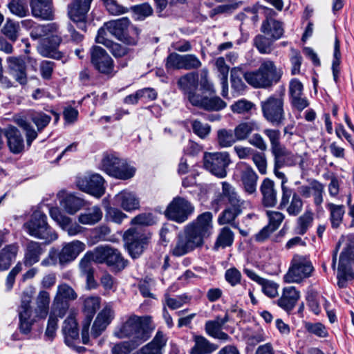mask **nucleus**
I'll return each instance as SVG.
<instances>
[{
	"label": "nucleus",
	"mask_w": 354,
	"mask_h": 354,
	"mask_svg": "<svg viewBox=\"0 0 354 354\" xmlns=\"http://www.w3.org/2000/svg\"><path fill=\"white\" fill-rule=\"evenodd\" d=\"M149 316L132 315L129 317L113 334L119 339L129 338V340L115 344L111 349L112 354H128L147 341L153 330Z\"/></svg>",
	"instance_id": "obj_1"
},
{
	"label": "nucleus",
	"mask_w": 354,
	"mask_h": 354,
	"mask_svg": "<svg viewBox=\"0 0 354 354\" xmlns=\"http://www.w3.org/2000/svg\"><path fill=\"white\" fill-rule=\"evenodd\" d=\"M212 230V214L205 212L199 215L196 221L187 225L178 234L176 243L171 249L174 257H182L201 248L204 239L208 237Z\"/></svg>",
	"instance_id": "obj_2"
},
{
	"label": "nucleus",
	"mask_w": 354,
	"mask_h": 354,
	"mask_svg": "<svg viewBox=\"0 0 354 354\" xmlns=\"http://www.w3.org/2000/svg\"><path fill=\"white\" fill-rule=\"evenodd\" d=\"M104 27L111 35L127 45L135 46L138 42L140 30L131 25L127 17L107 21Z\"/></svg>",
	"instance_id": "obj_3"
},
{
	"label": "nucleus",
	"mask_w": 354,
	"mask_h": 354,
	"mask_svg": "<svg viewBox=\"0 0 354 354\" xmlns=\"http://www.w3.org/2000/svg\"><path fill=\"white\" fill-rule=\"evenodd\" d=\"M24 228L30 236L50 243L58 238L57 234L47 223L46 216L40 211H35L30 220L24 224Z\"/></svg>",
	"instance_id": "obj_4"
},
{
	"label": "nucleus",
	"mask_w": 354,
	"mask_h": 354,
	"mask_svg": "<svg viewBox=\"0 0 354 354\" xmlns=\"http://www.w3.org/2000/svg\"><path fill=\"white\" fill-rule=\"evenodd\" d=\"M151 234L141 227L129 228L124 234V239L129 254L138 258L147 246Z\"/></svg>",
	"instance_id": "obj_5"
},
{
	"label": "nucleus",
	"mask_w": 354,
	"mask_h": 354,
	"mask_svg": "<svg viewBox=\"0 0 354 354\" xmlns=\"http://www.w3.org/2000/svg\"><path fill=\"white\" fill-rule=\"evenodd\" d=\"M314 268L310 261L304 256L296 254L293 257L291 265L283 277L286 283H300L309 277Z\"/></svg>",
	"instance_id": "obj_6"
},
{
	"label": "nucleus",
	"mask_w": 354,
	"mask_h": 354,
	"mask_svg": "<svg viewBox=\"0 0 354 354\" xmlns=\"http://www.w3.org/2000/svg\"><path fill=\"white\" fill-rule=\"evenodd\" d=\"M284 100L282 95H271L261 101V107L263 117L275 125L283 124L285 120Z\"/></svg>",
	"instance_id": "obj_7"
},
{
	"label": "nucleus",
	"mask_w": 354,
	"mask_h": 354,
	"mask_svg": "<svg viewBox=\"0 0 354 354\" xmlns=\"http://www.w3.org/2000/svg\"><path fill=\"white\" fill-rule=\"evenodd\" d=\"M354 279V247L348 245L341 252L337 268V284L344 288L346 283Z\"/></svg>",
	"instance_id": "obj_8"
},
{
	"label": "nucleus",
	"mask_w": 354,
	"mask_h": 354,
	"mask_svg": "<svg viewBox=\"0 0 354 354\" xmlns=\"http://www.w3.org/2000/svg\"><path fill=\"white\" fill-rule=\"evenodd\" d=\"M194 207L187 200L182 197H176L169 204L165 216L171 221L179 223L185 222L194 212Z\"/></svg>",
	"instance_id": "obj_9"
},
{
	"label": "nucleus",
	"mask_w": 354,
	"mask_h": 354,
	"mask_svg": "<svg viewBox=\"0 0 354 354\" xmlns=\"http://www.w3.org/2000/svg\"><path fill=\"white\" fill-rule=\"evenodd\" d=\"M77 297V295L73 288L68 284L62 283L57 286L52 309L59 317H63L69 308L68 302L76 299Z\"/></svg>",
	"instance_id": "obj_10"
},
{
	"label": "nucleus",
	"mask_w": 354,
	"mask_h": 354,
	"mask_svg": "<svg viewBox=\"0 0 354 354\" xmlns=\"http://www.w3.org/2000/svg\"><path fill=\"white\" fill-rule=\"evenodd\" d=\"M230 162V156L227 152L205 153L204 155L205 167L221 178L226 176V168Z\"/></svg>",
	"instance_id": "obj_11"
},
{
	"label": "nucleus",
	"mask_w": 354,
	"mask_h": 354,
	"mask_svg": "<svg viewBox=\"0 0 354 354\" xmlns=\"http://www.w3.org/2000/svg\"><path fill=\"white\" fill-rule=\"evenodd\" d=\"M104 183V180L100 175L92 174L78 177L76 185L82 191L100 198L105 192Z\"/></svg>",
	"instance_id": "obj_12"
},
{
	"label": "nucleus",
	"mask_w": 354,
	"mask_h": 354,
	"mask_svg": "<svg viewBox=\"0 0 354 354\" xmlns=\"http://www.w3.org/2000/svg\"><path fill=\"white\" fill-rule=\"evenodd\" d=\"M304 203L301 196L292 189L281 192L279 208L290 216H297L301 212Z\"/></svg>",
	"instance_id": "obj_13"
},
{
	"label": "nucleus",
	"mask_w": 354,
	"mask_h": 354,
	"mask_svg": "<svg viewBox=\"0 0 354 354\" xmlns=\"http://www.w3.org/2000/svg\"><path fill=\"white\" fill-rule=\"evenodd\" d=\"M187 99L192 106L203 109L209 111H218L225 107L227 104L218 96L209 97L203 94H200L196 91L190 93Z\"/></svg>",
	"instance_id": "obj_14"
},
{
	"label": "nucleus",
	"mask_w": 354,
	"mask_h": 354,
	"mask_svg": "<svg viewBox=\"0 0 354 354\" xmlns=\"http://www.w3.org/2000/svg\"><path fill=\"white\" fill-rule=\"evenodd\" d=\"M101 298L98 296H90L84 299L83 303V311L86 318L82 324V339L84 344L88 343V330L93 315L100 308Z\"/></svg>",
	"instance_id": "obj_15"
},
{
	"label": "nucleus",
	"mask_w": 354,
	"mask_h": 354,
	"mask_svg": "<svg viewBox=\"0 0 354 354\" xmlns=\"http://www.w3.org/2000/svg\"><path fill=\"white\" fill-rule=\"evenodd\" d=\"M91 63L96 70L104 75H112L114 69L113 61L104 49L93 46L91 51Z\"/></svg>",
	"instance_id": "obj_16"
},
{
	"label": "nucleus",
	"mask_w": 354,
	"mask_h": 354,
	"mask_svg": "<svg viewBox=\"0 0 354 354\" xmlns=\"http://www.w3.org/2000/svg\"><path fill=\"white\" fill-rule=\"evenodd\" d=\"M96 259L100 261V263H106L118 270L124 269L127 266L126 261L119 251L109 246L97 247Z\"/></svg>",
	"instance_id": "obj_17"
},
{
	"label": "nucleus",
	"mask_w": 354,
	"mask_h": 354,
	"mask_svg": "<svg viewBox=\"0 0 354 354\" xmlns=\"http://www.w3.org/2000/svg\"><path fill=\"white\" fill-rule=\"evenodd\" d=\"M93 0H72L68 6V15L74 22L79 23V28H86V15L90 10Z\"/></svg>",
	"instance_id": "obj_18"
},
{
	"label": "nucleus",
	"mask_w": 354,
	"mask_h": 354,
	"mask_svg": "<svg viewBox=\"0 0 354 354\" xmlns=\"http://www.w3.org/2000/svg\"><path fill=\"white\" fill-rule=\"evenodd\" d=\"M276 167H293L298 165L304 169V158L297 153H293L284 145L272 154Z\"/></svg>",
	"instance_id": "obj_19"
},
{
	"label": "nucleus",
	"mask_w": 354,
	"mask_h": 354,
	"mask_svg": "<svg viewBox=\"0 0 354 354\" xmlns=\"http://www.w3.org/2000/svg\"><path fill=\"white\" fill-rule=\"evenodd\" d=\"M85 249V243L78 240L64 243L59 251V264L64 266L73 261Z\"/></svg>",
	"instance_id": "obj_20"
},
{
	"label": "nucleus",
	"mask_w": 354,
	"mask_h": 354,
	"mask_svg": "<svg viewBox=\"0 0 354 354\" xmlns=\"http://www.w3.org/2000/svg\"><path fill=\"white\" fill-rule=\"evenodd\" d=\"M222 192L221 196L227 198L231 208L240 210L241 212L243 209L250 206V202L241 198L236 189L227 182H222Z\"/></svg>",
	"instance_id": "obj_21"
},
{
	"label": "nucleus",
	"mask_w": 354,
	"mask_h": 354,
	"mask_svg": "<svg viewBox=\"0 0 354 354\" xmlns=\"http://www.w3.org/2000/svg\"><path fill=\"white\" fill-rule=\"evenodd\" d=\"M113 204L127 212L140 208V200L137 195L128 189H123L115 195Z\"/></svg>",
	"instance_id": "obj_22"
},
{
	"label": "nucleus",
	"mask_w": 354,
	"mask_h": 354,
	"mask_svg": "<svg viewBox=\"0 0 354 354\" xmlns=\"http://www.w3.org/2000/svg\"><path fill=\"white\" fill-rule=\"evenodd\" d=\"M61 38L57 35H52L44 39L39 46V52L43 57L60 59L62 53L57 50L61 43Z\"/></svg>",
	"instance_id": "obj_23"
},
{
	"label": "nucleus",
	"mask_w": 354,
	"mask_h": 354,
	"mask_svg": "<svg viewBox=\"0 0 354 354\" xmlns=\"http://www.w3.org/2000/svg\"><path fill=\"white\" fill-rule=\"evenodd\" d=\"M243 271L250 279L261 286L262 291L266 295L271 298L278 295L279 285L277 283L259 277L248 268H245Z\"/></svg>",
	"instance_id": "obj_24"
},
{
	"label": "nucleus",
	"mask_w": 354,
	"mask_h": 354,
	"mask_svg": "<svg viewBox=\"0 0 354 354\" xmlns=\"http://www.w3.org/2000/svg\"><path fill=\"white\" fill-rule=\"evenodd\" d=\"M10 151L15 154L22 152L24 149V142L20 131L15 127L10 126L4 131Z\"/></svg>",
	"instance_id": "obj_25"
},
{
	"label": "nucleus",
	"mask_w": 354,
	"mask_h": 354,
	"mask_svg": "<svg viewBox=\"0 0 354 354\" xmlns=\"http://www.w3.org/2000/svg\"><path fill=\"white\" fill-rule=\"evenodd\" d=\"M30 6L35 17L44 20L53 19L52 0H30Z\"/></svg>",
	"instance_id": "obj_26"
},
{
	"label": "nucleus",
	"mask_w": 354,
	"mask_h": 354,
	"mask_svg": "<svg viewBox=\"0 0 354 354\" xmlns=\"http://www.w3.org/2000/svg\"><path fill=\"white\" fill-rule=\"evenodd\" d=\"M300 298V292L293 286L286 287L283 289L281 297L277 300V304L284 310H292Z\"/></svg>",
	"instance_id": "obj_27"
},
{
	"label": "nucleus",
	"mask_w": 354,
	"mask_h": 354,
	"mask_svg": "<svg viewBox=\"0 0 354 354\" xmlns=\"http://www.w3.org/2000/svg\"><path fill=\"white\" fill-rule=\"evenodd\" d=\"M167 338L161 331H158L151 342L133 354H162Z\"/></svg>",
	"instance_id": "obj_28"
},
{
	"label": "nucleus",
	"mask_w": 354,
	"mask_h": 354,
	"mask_svg": "<svg viewBox=\"0 0 354 354\" xmlns=\"http://www.w3.org/2000/svg\"><path fill=\"white\" fill-rule=\"evenodd\" d=\"M57 198L61 205L70 214H74L84 205L82 199L71 194H67L64 191L59 192Z\"/></svg>",
	"instance_id": "obj_29"
},
{
	"label": "nucleus",
	"mask_w": 354,
	"mask_h": 354,
	"mask_svg": "<svg viewBox=\"0 0 354 354\" xmlns=\"http://www.w3.org/2000/svg\"><path fill=\"white\" fill-rule=\"evenodd\" d=\"M263 196V203L267 207H273L277 201V192L275 189L274 183L269 178H265L260 187Z\"/></svg>",
	"instance_id": "obj_30"
},
{
	"label": "nucleus",
	"mask_w": 354,
	"mask_h": 354,
	"mask_svg": "<svg viewBox=\"0 0 354 354\" xmlns=\"http://www.w3.org/2000/svg\"><path fill=\"white\" fill-rule=\"evenodd\" d=\"M258 176L250 167L241 171V182L243 190L248 194H253L257 192Z\"/></svg>",
	"instance_id": "obj_31"
},
{
	"label": "nucleus",
	"mask_w": 354,
	"mask_h": 354,
	"mask_svg": "<svg viewBox=\"0 0 354 354\" xmlns=\"http://www.w3.org/2000/svg\"><path fill=\"white\" fill-rule=\"evenodd\" d=\"M62 333L64 335L65 342L68 346H72L74 340L78 339L79 332L77 323L73 315H70L64 320L62 326Z\"/></svg>",
	"instance_id": "obj_32"
},
{
	"label": "nucleus",
	"mask_w": 354,
	"mask_h": 354,
	"mask_svg": "<svg viewBox=\"0 0 354 354\" xmlns=\"http://www.w3.org/2000/svg\"><path fill=\"white\" fill-rule=\"evenodd\" d=\"M177 84L183 93L187 96L198 88V73L191 72L181 76L178 79Z\"/></svg>",
	"instance_id": "obj_33"
},
{
	"label": "nucleus",
	"mask_w": 354,
	"mask_h": 354,
	"mask_svg": "<svg viewBox=\"0 0 354 354\" xmlns=\"http://www.w3.org/2000/svg\"><path fill=\"white\" fill-rule=\"evenodd\" d=\"M8 62L11 75L21 84H26L27 82V76L24 62L17 57H10Z\"/></svg>",
	"instance_id": "obj_34"
},
{
	"label": "nucleus",
	"mask_w": 354,
	"mask_h": 354,
	"mask_svg": "<svg viewBox=\"0 0 354 354\" xmlns=\"http://www.w3.org/2000/svg\"><path fill=\"white\" fill-rule=\"evenodd\" d=\"M194 345L190 350V354H209L217 350L218 346L211 343L207 339L201 335H194Z\"/></svg>",
	"instance_id": "obj_35"
},
{
	"label": "nucleus",
	"mask_w": 354,
	"mask_h": 354,
	"mask_svg": "<svg viewBox=\"0 0 354 354\" xmlns=\"http://www.w3.org/2000/svg\"><path fill=\"white\" fill-rule=\"evenodd\" d=\"M50 294L46 290L39 292L36 297V306L35 308V317L39 319H45L48 314L50 304Z\"/></svg>",
	"instance_id": "obj_36"
},
{
	"label": "nucleus",
	"mask_w": 354,
	"mask_h": 354,
	"mask_svg": "<svg viewBox=\"0 0 354 354\" xmlns=\"http://www.w3.org/2000/svg\"><path fill=\"white\" fill-rule=\"evenodd\" d=\"M259 68L268 80H270L271 85L274 82H278L281 77V70L277 68L274 63L270 59L263 60Z\"/></svg>",
	"instance_id": "obj_37"
},
{
	"label": "nucleus",
	"mask_w": 354,
	"mask_h": 354,
	"mask_svg": "<svg viewBox=\"0 0 354 354\" xmlns=\"http://www.w3.org/2000/svg\"><path fill=\"white\" fill-rule=\"evenodd\" d=\"M122 159L113 154L105 155L101 161L100 167L109 176L113 177H120V173L117 171L118 167Z\"/></svg>",
	"instance_id": "obj_38"
},
{
	"label": "nucleus",
	"mask_w": 354,
	"mask_h": 354,
	"mask_svg": "<svg viewBox=\"0 0 354 354\" xmlns=\"http://www.w3.org/2000/svg\"><path fill=\"white\" fill-rule=\"evenodd\" d=\"M261 31L273 39H279L283 34L281 23L271 18L267 19L263 22Z\"/></svg>",
	"instance_id": "obj_39"
},
{
	"label": "nucleus",
	"mask_w": 354,
	"mask_h": 354,
	"mask_svg": "<svg viewBox=\"0 0 354 354\" xmlns=\"http://www.w3.org/2000/svg\"><path fill=\"white\" fill-rule=\"evenodd\" d=\"M102 218V212L97 206L87 209L78 216V221L82 225H93Z\"/></svg>",
	"instance_id": "obj_40"
},
{
	"label": "nucleus",
	"mask_w": 354,
	"mask_h": 354,
	"mask_svg": "<svg viewBox=\"0 0 354 354\" xmlns=\"http://www.w3.org/2000/svg\"><path fill=\"white\" fill-rule=\"evenodd\" d=\"M259 129V126L255 121L250 120L242 122L236 125L234 133L237 141H243L248 139L250 135Z\"/></svg>",
	"instance_id": "obj_41"
},
{
	"label": "nucleus",
	"mask_w": 354,
	"mask_h": 354,
	"mask_svg": "<svg viewBox=\"0 0 354 354\" xmlns=\"http://www.w3.org/2000/svg\"><path fill=\"white\" fill-rule=\"evenodd\" d=\"M44 250L40 243L35 241L28 243L24 258L25 265L32 266L38 262Z\"/></svg>",
	"instance_id": "obj_42"
},
{
	"label": "nucleus",
	"mask_w": 354,
	"mask_h": 354,
	"mask_svg": "<svg viewBox=\"0 0 354 354\" xmlns=\"http://www.w3.org/2000/svg\"><path fill=\"white\" fill-rule=\"evenodd\" d=\"M245 81L254 88H266L271 86L270 80L264 76L260 69L247 72L243 75Z\"/></svg>",
	"instance_id": "obj_43"
},
{
	"label": "nucleus",
	"mask_w": 354,
	"mask_h": 354,
	"mask_svg": "<svg viewBox=\"0 0 354 354\" xmlns=\"http://www.w3.org/2000/svg\"><path fill=\"white\" fill-rule=\"evenodd\" d=\"M234 232L230 227H222L218 234L214 249L218 250L220 248H225L231 246L234 242Z\"/></svg>",
	"instance_id": "obj_44"
},
{
	"label": "nucleus",
	"mask_w": 354,
	"mask_h": 354,
	"mask_svg": "<svg viewBox=\"0 0 354 354\" xmlns=\"http://www.w3.org/2000/svg\"><path fill=\"white\" fill-rule=\"evenodd\" d=\"M18 251V247L15 245H10L5 247L0 252V268L2 270L9 268L11 263L15 259Z\"/></svg>",
	"instance_id": "obj_45"
},
{
	"label": "nucleus",
	"mask_w": 354,
	"mask_h": 354,
	"mask_svg": "<svg viewBox=\"0 0 354 354\" xmlns=\"http://www.w3.org/2000/svg\"><path fill=\"white\" fill-rule=\"evenodd\" d=\"M326 208L330 212V220L332 227L333 228H337L343 220V216L345 213L344 206L328 203L326 205Z\"/></svg>",
	"instance_id": "obj_46"
},
{
	"label": "nucleus",
	"mask_w": 354,
	"mask_h": 354,
	"mask_svg": "<svg viewBox=\"0 0 354 354\" xmlns=\"http://www.w3.org/2000/svg\"><path fill=\"white\" fill-rule=\"evenodd\" d=\"M97 248L91 252H87L80 259L79 263V268L81 274H85L93 272L92 262L100 263V261L96 259Z\"/></svg>",
	"instance_id": "obj_47"
},
{
	"label": "nucleus",
	"mask_w": 354,
	"mask_h": 354,
	"mask_svg": "<svg viewBox=\"0 0 354 354\" xmlns=\"http://www.w3.org/2000/svg\"><path fill=\"white\" fill-rule=\"evenodd\" d=\"M58 30V25L55 23H50L46 25H37L35 26L30 35L33 39H38L48 35H55Z\"/></svg>",
	"instance_id": "obj_48"
},
{
	"label": "nucleus",
	"mask_w": 354,
	"mask_h": 354,
	"mask_svg": "<svg viewBox=\"0 0 354 354\" xmlns=\"http://www.w3.org/2000/svg\"><path fill=\"white\" fill-rule=\"evenodd\" d=\"M216 140L218 145L222 148L232 147L237 140L234 131L227 129H221L217 131Z\"/></svg>",
	"instance_id": "obj_49"
},
{
	"label": "nucleus",
	"mask_w": 354,
	"mask_h": 354,
	"mask_svg": "<svg viewBox=\"0 0 354 354\" xmlns=\"http://www.w3.org/2000/svg\"><path fill=\"white\" fill-rule=\"evenodd\" d=\"M313 221V213L311 210H306L297 220L296 233L299 235L304 234L310 227Z\"/></svg>",
	"instance_id": "obj_50"
},
{
	"label": "nucleus",
	"mask_w": 354,
	"mask_h": 354,
	"mask_svg": "<svg viewBox=\"0 0 354 354\" xmlns=\"http://www.w3.org/2000/svg\"><path fill=\"white\" fill-rule=\"evenodd\" d=\"M263 132L270 141L272 154L283 146L280 142L281 131L279 129H265Z\"/></svg>",
	"instance_id": "obj_51"
},
{
	"label": "nucleus",
	"mask_w": 354,
	"mask_h": 354,
	"mask_svg": "<svg viewBox=\"0 0 354 354\" xmlns=\"http://www.w3.org/2000/svg\"><path fill=\"white\" fill-rule=\"evenodd\" d=\"M19 330L24 334H28L32 329L35 319L31 318V310H18Z\"/></svg>",
	"instance_id": "obj_52"
},
{
	"label": "nucleus",
	"mask_w": 354,
	"mask_h": 354,
	"mask_svg": "<svg viewBox=\"0 0 354 354\" xmlns=\"http://www.w3.org/2000/svg\"><path fill=\"white\" fill-rule=\"evenodd\" d=\"M229 321V316L226 313L223 317H217L214 320L207 321L205 323V331L209 336L221 330L223 326Z\"/></svg>",
	"instance_id": "obj_53"
},
{
	"label": "nucleus",
	"mask_w": 354,
	"mask_h": 354,
	"mask_svg": "<svg viewBox=\"0 0 354 354\" xmlns=\"http://www.w3.org/2000/svg\"><path fill=\"white\" fill-rule=\"evenodd\" d=\"M15 122L26 131L27 144L30 145L32 142L37 137V132L22 117H15Z\"/></svg>",
	"instance_id": "obj_54"
},
{
	"label": "nucleus",
	"mask_w": 354,
	"mask_h": 354,
	"mask_svg": "<svg viewBox=\"0 0 354 354\" xmlns=\"http://www.w3.org/2000/svg\"><path fill=\"white\" fill-rule=\"evenodd\" d=\"M341 62V53L339 41L337 37L335 38L333 60L332 62L333 76L335 82H337L339 73V64Z\"/></svg>",
	"instance_id": "obj_55"
},
{
	"label": "nucleus",
	"mask_w": 354,
	"mask_h": 354,
	"mask_svg": "<svg viewBox=\"0 0 354 354\" xmlns=\"http://www.w3.org/2000/svg\"><path fill=\"white\" fill-rule=\"evenodd\" d=\"M198 85L202 91L209 93H215L216 90L214 84L209 78V71L207 68H203L198 75Z\"/></svg>",
	"instance_id": "obj_56"
},
{
	"label": "nucleus",
	"mask_w": 354,
	"mask_h": 354,
	"mask_svg": "<svg viewBox=\"0 0 354 354\" xmlns=\"http://www.w3.org/2000/svg\"><path fill=\"white\" fill-rule=\"evenodd\" d=\"M7 6L12 14L19 17H24L28 14V9L24 0H11Z\"/></svg>",
	"instance_id": "obj_57"
},
{
	"label": "nucleus",
	"mask_w": 354,
	"mask_h": 354,
	"mask_svg": "<svg viewBox=\"0 0 354 354\" xmlns=\"http://www.w3.org/2000/svg\"><path fill=\"white\" fill-rule=\"evenodd\" d=\"M106 10L112 15H120L127 13L129 9L120 4L116 0H101Z\"/></svg>",
	"instance_id": "obj_58"
},
{
	"label": "nucleus",
	"mask_w": 354,
	"mask_h": 354,
	"mask_svg": "<svg viewBox=\"0 0 354 354\" xmlns=\"http://www.w3.org/2000/svg\"><path fill=\"white\" fill-rule=\"evenodd\" d=\"M30 119L36 125L37 131H41L49 124L51 118L43 112H35L30 114Z\"/></svg>",
	"instance_id": "obj_59"
},
{
	"label": "nucleus",
	"mask_w": 354,
	"mask_h": 354,
	"mask_svg": "<svg viewBox=\"0 0 354 354\" xmlns=\"http://www.w3.org/2000/svg\"><path fill=\"white\" fill-rule=\"evenodd\" d=\"M312 194L314 198V203L316 206H320L323 203V194L324 192V186L320 182L313 180L311 181Z\"/></svg>",
	"instance_id": "obj_60"
},
{
	"label": "nucleus",
	"mask_w": 354,
	"mask_h": 354,
	"mask_svg": "<svg viewBox=\"0 0 354 354\" xmlns=\"http://www.w3.org/2000/svg\"><path fill=\"white\" fill-rule=\"evenodd\" d=\"M127 217L125 213L117 207H110L106 212V218L107 221L117 224H121Z\"/></svg>",
	"instance_id": "obj_61"
},
{
	"label": "nucleus",
	"mask_w": 354,
	"mask_h": 354,
	"mask_svg": "<svg viewBox=\"0 0 354 354\" xmlns=\"http://www.w3.org/2000/svg\"><path fill=\"white\" fill-rule=\"evenodd\" d=\"M20 30L19 24L11 19H7L2 31L3 34L12 40H15L18 37Z\"/></svg>",
	"instance_id": "obj_62"
},
{
	"label": "nucleus",
	"mask_w": 354,
	"mask_h": 354,
	"mask_svg": "<svg viewBox=\"0 0 354 354\" xmlns=\"http://www.w3.org/2000/svg\"><path fill=\"white\" fill-rule=\"evenodd\" d=\"M242 212L240 210L228 207L219 216L218 223L219 225L230 224Z\"/></svg>",
	"instance_id": "obj_63"
},
{
	"label": "nucleus",
	"mask_w": 354,
	"mask_h": 354,
	"mask_svg": "<svg viewBox=\"0 0 354 354\" xmlns=\"http://www.w3.org/2000/svg\"><path fill=\"white\" fill-rule=\"evenodd\" d=\"M254 43L261 53L269 54L272 50V41L265 36L257 35L254 40Z\"/></svg>",
	"instance_id": "obj_64"
}]
</instances>
